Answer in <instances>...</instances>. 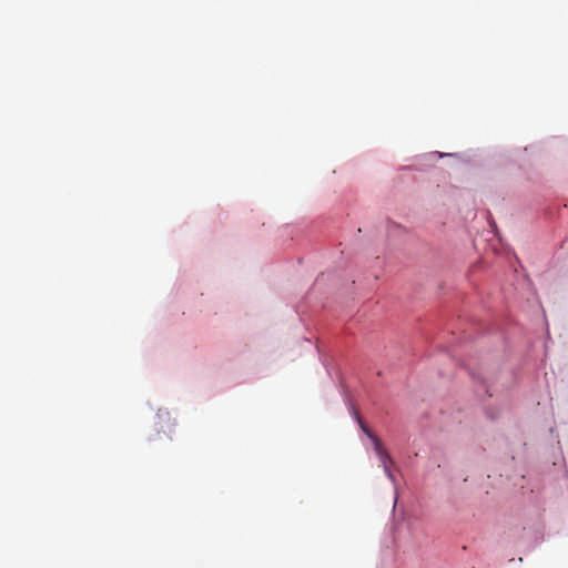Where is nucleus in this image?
Instances as JSON below:
<instances>
[{"instance_id": "1", "label": "nucleus", "mask_w": 568, "mask_h": 568, "mask_svg": "<svg viewBox=\"0 0 568 568\" xmlns=\"http://www.w3.org/2000/svg\"><path fill=\"white\" fill-rule=\"evenodd\" d=\"M355 415L359 427L366 434V436L373 442L374 450L378 456L379 463L383 466L386 475L388 477H392V473L389 469V465L393 463L392 457L389 456L388 452L384 447L381 439L365 425L358 413H355Z\"/></svg>"}]
</instances>
